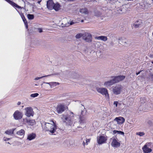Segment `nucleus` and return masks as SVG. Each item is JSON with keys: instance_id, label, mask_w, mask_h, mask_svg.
I'll return each instance as SVG.
<instances>
[{"instance_id": "1", "label": "nucleus", "mask_w": 153, "mask_h": 153, "mask_svg": "<svg viewBox=\"0 0 153 153\" xmlns=\"http://www.w3.org/2000/svg\"><path fill=\"white\" fill-rule=\"evenodd\" d=\"M42 126L44 130L49 132L50 134H56L57 126L53 122V124H51L44 122L42 124Z\"/></svg>"}, {"instance_id": "2", "label": "nucleus", "mask_w": 153, "mask_h": 153, "mask_svg": "<svg viewBox=\"0 0 153 153\" xmlns=\"http://www.w3.org/2000/svg\"><path fill=\"white\" fill-rule=\"evenodd\" d=\"M74 114L70 112L69 114L62 115L61 118L63 122L66 123L67 125L72 126L75 121L74 120Z\"/></svg>"}, {"instance_id": "3", "label": "nucleus", "mask_w": 153, "mask_h": 153, "mask_svg": "<svg viewBox=\"0 0 153 153\" xmlns=\"http://www.w3.org/2000/svg\"><path fill=\"white\" fill-rule=\"evenodd\" d=\"M125 78V76H112V79L108 81L105 82L104 83V85L106 87H108L116 83L123 80Z\"/></svg>"}, {"instance_id": "4", "label": "nucleus", "mask_w": 153, "mask_h": 153, "mask_svg": "<svg viewBox=\"0 0 153 153\" xmlns=\"http://www.w3.org/2000/svg\"><path fill=\"white\" fill-rule=\"evenodd\" d=\"M140 105L141 107H142V109H149L150 108L152 109H153V104L151 102H145L143 103L142 102Z\"/></svg>"}, {"instance_id": "5", "label": "nucleus", "mask_w": 153, "mask_h": 153, "mask_svg": "<svg viewBox=\"0 0 153 153\" xmlns=\"http://www.w3.org/2000/svg\"><path fill=\"white\" fill-rule=\"evenodd\" d=\"M112 91L114 94L118 95L120 94L122 88L121 85H118L112 87Z\"/></svg>"}, {"instance_id": "6", "label": "nucleus", "mask_w": 153, "mask_h": 153, "mask_svg": "<svg viewBox=\"0 0 153 153\" xmlns=\"http://www.w3.org/2000/svg\"><path fill=\"white\" fill-rule=\"evenodd\" d=\"M25 114L28 117H33L34 115V112L32 108L30 107H27L25 109Z\"/></svg>"}, {"instance_id": "7", "label": "nucleus", "mask_w": 153, "mask_h": 153, "mask_svg": "<svg viewBox=\"0 0 153 153\" xmlns=\"http://www.w3.org/2000/svg\"><path fill=\"white\" fill-rule=\"evenodd\" d=\"M97 90L99 92L103 95H105L106 97H109V95L108 93L107 90L105 88H97Z\"/></svg>"}, {"instance_id": "8", "label": "nucleus", "mask_w": 153, "mask_h": 153, "mask_svg": "<svg viewBox=\"0 0 153 153\" xmlns=\"http://www.w3.org/2000/svg\"><path fill=\"white\" fill-rule=\"evenodd\" d=\"M86 114V111L85 110H84L82 111L81 114L79 117V122L80 124L83 123H85L86 121V118L85 116Z\"/></svg>"}, {"instance_id": "9", "label": "nucleus", "mask_w": 153, "mask_h": 153, "mask_svg": "<svg viewBox=\"0 0 153 153\" xmlns=\"http://www.w3.org/2000/svg\"><path fill=\"white\" fill-rule=\"evenodd\" d=\"M112 141L111 145L112 146L115 148H118L120 146V143L119 142L117 138L115 137L113 138H111Z\"/></svg>"}, {"instance_id": "10", "label": "nucleus", "mask_w": 153, "mask_h": 153, "mask_svg": "<svg viewBox=\"0 0 153 153\" xmlns=\"http://www.w3.org/2000/svg\"><path fill=\"white\" fill-rule=\"evenodd\" d=\"M13 117L16 120H18L21 119L22 117V112L18 110L16 111L14 113Z\"/></svg>"}, {"instance_id": "11", "label": "nucleus", "mask_w": 153, "mask_h": 153, "mask_svg": "<svg viewBox=\"0 0 153 153\" xmlns=\"http://www.w3.org/2000/svg\"><path fill=\"white\" fill-rule=\"evenodd\" d=\"M143 21L141 19L137 20L133 25L132 27L135 28L141 27L143 25Z\"/></svg>"}, {"instance_id": "12", "label": "nucleus", "mask_w": 153, "mask_h": 153, "mask_svg": "<svg viewBox=\"0 0 153 153\" xmlns=\"http://www.w3.org/2000/svg\"><path fill=\"white\" fill-rule=\"evenodd\" d=\"M65 106L64 105L60 104L58 105L56 108V111L59 114H61L63 112L65 109Z\"/></svg>"}, {"instance_id": "13", "label": "nucleus", "mask_w": 153, "mask_h": 153, "mask_svg": "<svg viewBox=\"0 0 153 153\" xmlns=\"http://www.w3.org/2000/svg\"><path fill=\"white\" fill-rule=\"evenodd\" d=\"M106 139L104 136H101L97 137V141L99 144H101L106 142Z\"/></svg>"}, {"instance_id": "14", "label": "nucleus", "mask_w": 153, "mask_h": 153, "mask_svg": "<svg viewBox=\"0 0 153 153\" xmlns=\"http://www.w3.org/2000/svg\"><path fill=\"white\" fill-rule=\"evenodd\" d=\"M114 121L117 122L119 125H121L125 122V119L123 117H116Z\"/></svg>"}, {"instance_id": "15", "label": "nucleus", "mask_w": 153, "mask_h": 153, "mask_svg": "<svg viewBox=\"0 0 153 153\" xmlns=\"http://www.w3.org/2000/svg\"><path fill=\"white\" fill-rule=\"evenodd\" d=\"M54 3L53 0H49L47 1V7L49 10H52L53 8V5Z\"/></svg>"}, {"instance_id": "16", "label": "nucleus", "mask_w": 153, "mask_h": 153, "mask_svg": "<svg viewBox=\"0 0 153 153\" xmlns=\"http://www.w3.org/2000/svg\"><path fill=\"white\" fill-rule=\"evenodd\" d=\"M83 39L87 42H90L91 41V35L89 33L85 34V36L83 37Z\"/></svg>"}, {"instance_id": "17", "label": "nucleus", "mask_w": 153, "mask_h": 153, "mask_svg": "<svg viewBox=\"0 0 153 153\" xmlns=\"http://www.w3.org/2000/svg\"><path fill=\"white\" fill-rule=\"evenodd\" d=\"M20 14V16L21 18H22L24 23L25 25V27L27 29L28 28V23L27 22L23 14L20 12H18Z\"/></svg>"}, {"instance_id": "18", "label": "nucleus", "mask_w": 153, "mask_h": 153, "mask_svg": "<svg viewBox=\"0 0 153 153\" xmlns=\"http://www.w3.org/2000/svg\"><path fill=\"white\" fill-rule=\"evenodd\" d=\"M9 4H10V5L12 6L13 7H16L19 9H21L22 7H21L19 6L17 4L13 2V1L10 0H5Z\"/></svg>"}, {"instance_id": "19", "label": "nucleus", "mask_w": 153, "mask_h": 153, "mask_svg": "<svg viewBox=\"0 0 153 153\" xmlns=\"http://www.w3.org/2000/svg\"><path fill=\"white\" fill-rule=\"evenodd\" d=\"M81 137H82V140H83L82 144L84 146L85 145H87L88 144V143L90 142V139H87L86 136L82 135Z\"/></svg>"}, {"instance_id": "20", "label": "nucleus", "mask_w": 153, "mask_h": 153, "mask_svg": "<svg viewBox=\"0 0 153 153\" xmlns=\"http://www.w3.org/2000/svg\"><path fill=\"white\" fill-rule=\"evenodd\" d=\"M43 83L48 84L49 85L51 88H53L57 85H59V83L56 82H44Z\"/></svg>"}, {"instance_id": "21", "label": "nucleus", "mask_w": 153, "mask_h": 153, "mask_svg": "<svg viewBox=\"0 0 153 153\" xmlns=\"http://www.w3.org/2000/svg\"><path fill=\"white\" fill-rule=\"evenodd\" d=\"M142 149L143 151L145 153H149L152 151V149L148 147L146 145H144V147H143Z\"/></svg>"}, {"instance_id": "22", "label": "nucleus", "mask_w": 153, "mask_h": 153, "mask_svg": "<svg viewBox=\"0 0 153 153\" xmlns=\"http://www.w3.org/2000/svg\"><path fill=\"white\" fill-rule=\"evenodd\" d=\"M36 137L35 134L32 133L28 134L27 137V140L30 141L34 139Z\"/></svg>"}, {"instance_id": "23", "label": "nucleus", "mask_w": 153, "mask_h": 153, "mask_svg": "<svg viewBox=\"0 0 153 153\" xmlns=\"http://www.w3.org/2000/svg\"><path fill=\"white\" fill-rule=\"evenodd\" d=\"M60 5L59 3H54L53 9H54L55 11H58L60 7Z\"/></svg>"}, {"instance_id": "24", "label": "nucleus", "mask_w": 153, "mask_h": 153, "mask_svg": "<svg viewBox=\"0 0 153 153\" xmlns=\"http://www.w3.org/2000/svg\"><path fill=\"white\" fill-rule=\"evenodd\" d=\"M26 122L30 126H33L36 124V122L35 120H29L26 119Z\"/></svg>"}, {"instance_id": "25", "label": "nucleus", "mask_w": 153, "mask_h": 153, "mask_svg": "<svg viewBox=\"0 0 153 153\" xmlns=\"http://www.w3.org/2000/svg\"><path fill=\"white\" fill-rule=\"evenodd\" d=\"M96 39L98 40H100L105 41L107 40V38L106 36H96L95 37Z\"/></svg>"}, {"instance_id": "26", "label": "nucleus", "mask_w": 153, "mask_h": 153, "mask_svg": "<svg viewBox=\"0 0 153 153\" xmlns=\"http://www.w3.org/2000/svg\"><path fill=\"white\" fill-rule=\"evenodd\" d=\"M16 128H13L12 129L8 130L5 131V133L8 135H11L13 133L14 131L15 130Z\"/></svg>"}, {"instance_id": "27", "label": "nucleus", "mask_w": 153, "mask_h": 153, "mask_svg": "<svg viewBox=\"0 0 153 153\" xmlns=\"http://www.w3.org/2000/svg\"><path fill=\"white\" fill-rule=\"evenodd\" d=\"M16 134L19 135L24 136L25 134V131L24 130L22 129L18 131Z\"/></svg>"}, {"instance_id": "28", "label": "nucleus", "mask_w": 153, "mask_h": 153, "mask_svg": "<svg viewBox=\"0 0 153 153\" xmlns=\"http://www.w3.org/2000/svg\"><path fill=\"white\" fill-rule=\"evenodd\" d=\"M79 12L80 13L85 14H87L88 13L87 9L86 8H83L80 9Z\"/></svg>"}, {"instance_id": "29", "label": "nucleus", "mask_w": 153, "mask_h": 153, "mask_svg": "<svg viewBox=\"0 0 153 153\" xmlns=\"http://www.w3.org/2000/svg\"><path fill=\"white\" fill-rule=\"evenodd\" d=\"M113 133L114 134H116V133H117L118 134L122 135H124V133L123 132L117 130L113 131Z\"/></svg>"}, {"instance_id": "30", "label": "nucleus", "mask_w": 153, "mask_h": 153, "mask_svg": "<svg viewBox=\"0 0 153 153\" xmlns=\"http://www.w3.org/2000/svg\"><path fill=\"white\" fill-rule=\"evenodd\" d=\"M125 40V39L124 38H121V39H119V43L122 45H123V43H126V42L124 41Z\"/></svg>"}, {"instance_id": "31", "label": "nucleus", "mask_w": 153, "mask_h": 153, "mask_svg": "<svg viewBox=\"0 0 153 153\" xmlns=\"http://www.w3.org/2000/svg\"><path fill=\"white\" fill-rule=\"evenodd\" d=\"M27 16L29 20H32L34 18V16L33 14H28L27 15Z\"/></svg>"}, {"instance_id": "32", "label": "nucleus", "mask_w": 153, "mask_h": 153, "mask_svg": "<svg viewBox=\"0 0 153 153\" xmlns=\"http://www.w3.org/2000/svg\"><path fill=\"white\" fill-rule=\"evenodd\" d=\"M51 76V75H48L43 76H42L40 77H36L34 79V80H38L42 78L43 77H47V76Z\"/></svg>"}, {"instance_id": "33", "label": "nucleus", "mask_w": 153, "mask_h": 153, "mask_svg": "<svg viewBox=\"0 0 153 153\" xmlns=\"http://www.w3.org/2000/svg\"><path fill=\"white\" fill-rule=\"evenodd\" d=\"M136 134L137 135H139V136L141 137L144 135L145 133L144 132H137Z\"/></svg>"}, {"instance_id": "34", "label": "nucleus", "mask_w": 153, "mask_h": 153, "mask_svg": "<svg viewBox=\"0 0 153 153\" xmlns=\"http://www.w3.org/2000/svg\"><path fill=\"white\" fill-rule=\"evenodd\" d=\"M83 36L82 34L81 33H79L76 34V39H79Z\"/></svg>"}, {"instance_id": "35", "label": "nucleus", "mask_w": 153, "mask_h": 153, "mask_svg": "<svg viewBox=\"0 0 153 153\" xmlns=\"http://www.w3.org/2000/svg\"><path fill=\"white\" fill-rule=\"evenodd\" d=\"M39 95V94L37 93H36L33 94H32L30 95V97H37Z\"/></svg>"}, {"instance_id": "36", "label": "nucleus", "mask_w": 153, "mask_h": 153, "mask_svg": "<svg viewBox=\"0 0 153 153\" xmlns=\"http://www.w3.org/2000/svg\"><path fill=\"white\" fill-rule=\"evenodd\" d=\"M118 103V102L117 101H114V104L116 106V107H117Z\"/></svg>"}, {"instance_id": "37", "label": "nucleus", "mask_w": 153, "mask_h": 153, "mask_svg": "<svg viewBox=\"0 0 153 153\" xmlns=\"http://www.w3.org/2000/svg\"><path fill=\"white\" fill-rule=\"evenodd\" d=\"M4 141H6L9 140L10 139V138L4 137Z\"/></svg>"}, {"instance_id": "38", "label": "nucleus", "mask_w": 153, "mask_h": 153, "mask_svg": "<svg viewBox=\"0 0 153 153\" xmlns=\"http://www.w3.org/2000/svg\"><path fill=\"white\" fill-rule=\"evenodd\" d=\"M38 30L39 31V32L40 33L42 32V28H38Z\"/></svg>"}, {"instance_id": "39", "label": "nucleus", "mask_w": 153, "mask_h": 153, "mask_svg": "<svg viewBox=\"0 0 153 153\" xmlns=\"http://www.w3.org/2000/svg\"><path fill=\"white\" fill-rule=\"evenodd\" d=\"M119 10L121 11L120 12H119V13L121 14L123 13V12H122V10L121 9V8H119Z\"/></svg>"}, {"instance_id": "40", "label": "nucleus", "mask_w": 153, "mask_h": 153, "mask_svg": "<svg viewBox=\"0 0 153 153\" xmlns=\"http://www.w3.org/2000/svg\"><path fill=\"white\" fill-rule=\"evenodd\" d=\"M74 23V22L71 21L70 22V25H73Z\"/></svg>"}, {"instance_id": "41", "label": "nucleus", "mask_w": 153, "mask_h": 153, "mask_svg": "<svg viewBox=\"0 0 153 153\" xmlns=\"http://www.w3.org/2000/svg\"><path fill=\"white\" fill-rule=\"evenodd\" d=\"M21 104V102H19L18 103H17V105H20V104Z\"/></svg>"}, {"instance_id": "42", "label": "nucleus", "mask_w": 153, "mask_h": 153, "mask_svg": "<svg viewBox=\"0 0 153 153\" xmlns=\"http://www.w3.org/2000/svg\"><path fill=\"white\" fill-rule=\"evenodd\" d=\"M41 0H40V1H38L37 2V3L39 4H40V2H41Z\"/></svg>"}, {"instance_id": "43", "label": "nucleus", "mask_w": 153, "mask_h": 153, "mask_svg": "<svg viewBox=\"0 0 153 153\" xmlns=\"http://www.w3.org/2000/svg\"><path fill=\"white\" fill-rule=\"evenodd\" d=\"M140 71H139V72H138V73H136V74L137 75H138L139 74H140Z\"/></svg>"}, {"instance_id": "44", "label": "nucleus", "mask_w": 153, "mask_h": 153, "mask_svg": "<svg viewBox=\"0 0 153 153\" xmlns=\"http://www.w3.org/2000/svg\"><path fill=\"white\" fill-rule=\"evenodd\" d=\"M2 103L1 102H0V106L1 105Z\"/></svg>"}, {"instance_id": "45", "label": "nucleus", "mask_w": 153, "mask_h": 153, "mask_svg": "<svg viewBox=\"0 0 153 153\" xmlns=\"http://www.w3.org/2000/svg\"><path fill=\"white\" fill-rule=\"evenodd\" d=\"M152 63L153 64V61L152 62Z\"/></svg>"}, {"instance_id": "46", "label": "nucleus", "mask_w": 153, "mask_h": 153, "mask_svg": "<svg viewBox=\"0 0 153 153\" xmlns=\"http://www.w3.org/2000/svg\"><path fill=\"white\" fill-rule=\"evenodd\" d=\"M81 22H83V20H82Z\"/></svg>"}, {"instance_id": "47", "label": "nucleus", "mask_w": 153, "mask_h": 153, "mask_svg": "<svg viewBox=\"0 0 153 153\" xmlns=\"http://www.w3.org/2000/svg\"><path fill=\"white\" fill-rule=\"evenodd\" d=\"M35 85H36V86L37 85V84H35Z\"/></svg>"}, {"instance_id": "48", "label": "nucleus", "mask_w": 153, "mask_h": 153, "mask_svg": "<svg viewBox=\"0 0 153 153\" xmlns=\"http://www.w3.org/2000/svg\"><path fill=\"white\" fill-rule=\"evenodd\" d=\"M68 142V141H66V142Z\"/></svg>"}, {"instance_id": "49", "label": "nucleus", "mask_w": 153, "mask_h": 153, "mask_svg": "<svg viewBox=\"0 0 153 153\" xmlns=\"http://www.w3.org/2000/svg\"><path fill=\"white\" fill-rule=\"evenodd\" d=\"M7 143H9V144H10L9 143V142H8Z\"/></svg>"}, {"instance_id": "50", "label": "nucleus", "mask_w": 153, "mask_h": 153, "mask_svg": "<svg viewBox=\"0 0 153 153\" xmlns=\"http://www.w3.org/2000/svg\"><path fill=\"white\" fill-rule=\"evenodd\" d=\"M94 1V0H93Z\"/></svg>"}, {"instance_id": "51", "label": "nucleus", "mask_w": 153, "mask_h": 153, "mask_svg": "<svg viewBox=\"0 0 153 153\" xmlns=\"http://www.w3.org/2000/svg\"><path fill=\"white\" fill-rule=\"evenodd\" d=\"M94 1V0H93Z\"/></svg>"}, {"instance_id": "52", "label": "nucleus", "mask_w": 153, "mask_h": 153, "mask_svg": "<svg viewBox=\"0 0 153 153\" xmlns=\"http://www.w3.org/2000/svg\"><path fill=\"white\" fill-rule=\"evenodd\" d=\"M152 1H153V0H152Z\"/></svg>"}]
</instances>
